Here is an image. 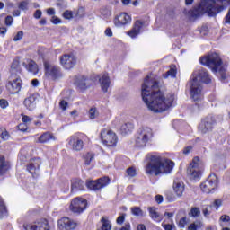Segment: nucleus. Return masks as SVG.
Masks as SVG:
<instances>
[{
  "label": "nucleus",
  "mask_w": 230,
  "mask_h": 230,
  "mask_svg": "<svg viewBox=\"0 0 230 230\" xmlns=\"http://www.w3.org/2000/svg\"><path fill=\"white\" fill-rule=\"evenodd\" d=\"M142 100L152 112H164L173 105L175 94L164 93L159 89V83L154 76L147 75L141 88Z\"/></svg>",
  "instance_id": "f257e3e1"
},
{
  "label": "nucleus",
  "mask_w": 230,
  "mask_h": 230,
  "mask_svg": "<svg viewBox=\"0 0 230 230\" xmlns=\"http://www.w3.org/2000/svg\"><path fill=\"white\" fill-rule=\"evenodd\" d=\"M227 3H230V0H201L199 4L190 12V15L197 18L203 15V13H208L210 17H213L224 11Z\"/></svg>",
  "instance_id": "f03ea898"
},
{
  "label": "nucleus",
  "mask_w": 230,
  "mask_h": 230,
  "mask_svg": "<svg viewBox=\"0 0 230 230\" xmlns=\"http://www.w3.org/2000/svg\"><path fill=\"white\" fill-rule=\"evenodd\" d=\"M202 84H211V77L206 69L199 68L193 72L189 82L190 97L194 102L202 100Z\"/></svg>",
  "instance_id": "7ed1b4c3"
},
{
  "label": "nucleus",
  "mask_w": 230,
  "mask_h": 230,
  "mask_svg": "<svg viewBox=\"0 0 230 230\" xmlns=\"http://www.w3.org/2000/svg\"><path fill=\"white\" fill-rule=\"evenodd\" d=\"M173 164L172 160H163L159 155H151L150 161L146 165V173L155 176L168 174L173 170Z\"/></svg>",
  "instance_id": "20e7f679"
},
{
  "label": "nucleus",
  "mask_w": 230,
  "mask_h": 230,
  "mask_svg": "<svg viewBox=\"0 0 230 230\" xmlns=\"http://www.w3.org/2000/svg\"><path fill=\"white\" fill-rule=\"evenodd\" d=\"M200 64L202 66H206L209 67L213 73H219L222 80H226L227 78V74L226 73V68L222 65V58L217 53L208 54L199 59Z\"/></svg>",
  "instance_id": "39448f33"
},
{
  "label": "nucleus",
  "mask_w": 230,
  "mask_h": 230,
  "mask_svg": "<svg viewBox=\"0 0 230 230\" xmlns=\"http://www.w3.org/2000/svg\"><path fill=\"white\" fill-rule=\"evenodd\" d=\"M203 168L204 164H202V161H200L199 156H196L193 158L192 163L190 164L187 170V174L192 181H197V179H200Z\"/></svg>",
  "instance_id": "423d86ee"
},
{
  "label": "nucleus",
  "mask_w": 230,
  "mask_h": 230,
  "mask_svg": "<svg viewBox=\"0 0 230 230\" xmlns=\"http://www.w3.org/2000/svg\"><path fill=\"white\" fill-rule=\"evenodd\" d=\"M100 136L101 141L105 146H116L118 144V136L111 129H102Z\"/></svg>",
  "instance_id": "0eeeda50"
},
{
  "label": "nucleus",
  "mask_w": 230,
  "mask_h": 230,
  "mask_svg": "<svg viewBox=\"0 0 230 230\" xmlns=\"http://www.w3.org/2000/svg\"><path fill=\"white\" fill-rule=\"evenodd\" d=\"M44 67L45 76L49 80H58V78H62V72L60 71V67L58 66L45 62Z\"/></svg>",
  "instance_id": "6e6552de"
},
{
  "label": "nucleus",
  "mask_w": 230,
  "mask_h": 230,
  "mask_svg": "<svg viewBox=\"0 0 230 230\" xmlns=\"http://www.w3.org/2000/svg\"><path fill=\"white\" fill-rule=\"evenodd\" d=\"M218 186V177L216 174H210L208 179L201 183L200 189L203 193H213Z\"/></svg>",
  "instance_id": "1a4fd4ad"
},
{
  "label": "nucleus",
  "mask_w": 230,
  "mask_h": 230,
  "mask_svg": "<svg viewBox=\"0 0 230 230\" xmlns=\"http://www.w3.org/2000/svg\"><path fill=\"white\" fill-rule=\"evenodd\" d=\"M6 89L9 94H19L21 89H22V80L21 77H13L12 75L6 84Z\"/></svg>",
  "instance_id": "9d476101"
},
{
  "label": "nucleus",
  "mask_w": 230,
  "mask_h": 230,
  "mask_svg": "<svg viewBox=\"0 0 230 230\" xmlns=\"http://www.w3.org/2000/svg\"><path fill=\"white\" fill-rule=\"evenodd\" d=\"M87 137L85 135L72 136L68 138V145L74 152H80L84 150V139Z\"/></svg>",
  "instance_id": "9b49d317"
},
{
  "label": "nucleus",
  "mask_w": 230,
  "mask_h": 230,
  "mask_svg": "<svg viewBox=\"0 0 230 230\" xmlns=\"http://www.w3.org/2000/svg\"><path fill=\"white\" fill-rule=\"evenodd\" d=\"M152 138V129L150 128H144L140 130L137 137V146H146V143Z\"/></svg>",
  "instance_id": "f8f14e48"
},
{
  "label": "nucleus",
  "mask_w": 230,
  "mask_h": 230,
  "mask_svg": "<svg viewBox=\"0 0 230 230\" xmlns=\"http://www.w3.org/2000/svg\"><path fill=\"white\" fill-rule=\"evenodd\" d=\"M109 182V177H103L95 181H88L86 182V186L89 190H92L93 191H98V190H102V188H105V186H108Z\"/></svg>",
  "instance_id": "ddd939ff"
},
{
  "label": "nucleus",
  "mask_w": 230,
  "mask_h": 230,
  "mask_svg": "<svg viewBox=\"0 0 230 230\" xmlns=\"http://www.w3.org/2000/svg\"><path fill=\"white\" fill-rule=\"evenodd\" d=\"M25 230H51V226L47 219H40L32 224L23 226Z\"/></svg>",
  "instance_id": "4468645a"
},
{
  "label": "nucleus",
  "mask_w": 230,
  "mask_h": 230,
  "mask_svg": "<svg viewBox=\"0 0 230 230\" xmlns=\"http://www.w3.org/2000/svg\"><path fill=\"white\" fill-rule=\"evenodd\" d=\"M78 227V223L69 217H62L58 221V230H74Z\"/></svg>",
  "instance_id": "2eb2a0df"
},
{
  "label": "nucleus",
  "mask_w": 230,
  "mask_h": 230,
  "mask_svg": "<svg viewBox=\"0 0 230 230\" xmlns=\"http://www.w3.org/2000/svg\"><path fill=\"white\" fill-rule=\"evenodd\" d=\"M87 208V200L82 198H75L71 201L70 211L73 213H82Z\"/></svg>",
  "instance_id": "dca6fc26"
},
{
  "label": "nucleus",
  "mask_w": 230,
  "mask_h": 230,
  "mask_svg": "<svg viewBox=\"0 0 230 230\" xmlns=\"http://www.w3.org/2000/svg\"><path fill=\"white\" fill-rule=\"evenodd\" d=\"M74 84L78 91H87L91 87V79L85 75H77L75 77Z\"/></svg>",
  "instance_id": "f3484780"
},
{
  "label": "nucleus",
  "mask_w": 230,
  "mask_h": 230,
  "mask_svg": "<svg viewBox=\"0 0 230 230\" xmlns=\"http://www.w3.org/2000/svg\"><path fill=\"white\" fill-rule=\"evenodd\" d=\"M60 64L64 69H73L76 66V57L73 54H64L60 57Z\"/></svg>",
  "instance_id": "a211bd4d"
},
{
  "label": "nucleus",
  "mask_w": 230,
  "mask_h": 230,
  "mask_svg": "<svg viewBox=\"0 0 230 230\" xmlns=\"http://www.w3.org/2000/svg\"><path fill=\"white\" fill-rule=\"evenodd\" d=\"M215 118L208 116L205 118L199 125V132L201 134H208V132L213 130V125H215Z\"/></svg>",
  "instance_id": "6ab92c4d"
},
{
  "label": "nucleus",
  "mask_w": 230,
  "mask_h": 230,
  "mask_svg": "<svg viewBox=\"0 0 230 230\" xmlns=\"http://www.w3.org/2000/svg\"><path fill=\"white\" fill-rule=\"evenodd\" d=\"M130 22H132V17H130L127 13H121L114 19V24L118 28H121V26H125V24H128Z\"/></svg>",
  "instance_id": "aec40b11"
},
{
  "label": "nucleus",
  "mask_w": 230,
  "mask_h": 230,
  "mask_svg": "<svg viewBox=\"0 0 230 230\" xmlns=\"http://www.w3.org/2000/svg\"><path fill=\"white\" fill-rule=\"evenodd\" d=\"M40 164H42V162L40 161V158H33L30 161L27 170L31 173L32 175L34 173H37L40 168Z\"/></svg>",
  "instance_id": "412c9836"
},
{
  "label": "nucleus",
  "mask_w": 230,
  "mask_h": 230,
  "mask_svg": "<svg viewBox=\"0 0 230 230\" xmlns=\"http://www.w3.org/2000/svg\"><path fill=\"white\" fill-rule=\"evenodd\" d=\"M144 22L140 20H137L133 25V28L128 31V35L131 37V39H136L137 35L141 33V30L143 29Z\"/></svg>",
  "instance_id": "4be33fe9"
},
{
  "label": "nucleus",
  "mask_w": 230,
  "mask_h": 230,
  "mask_svg": "<svg viewBox=\"0 0 230 230\" xmlns=\"http://www.w3.org/2000/svg\"><path fill=\"white\" fill-rule=\"evenodd\" d=\"M99 82L103 93H107V91H109V87H111V78L109 77V74H103L100 77Z\"/></svg>",
  "instance_id": "5701e85b"
},
{
  "label": "nucleus",
  "mask_w": 230,
  "mask_h": 230,
  "mask_svg": "<svg viewBox=\"0 0 230 230\" xmlns=\"http://www.w3.org/2000/svg\"><path fill=\"white\" fill-rule=\"evenodd\" d=\"M49 141H57V137L50 132H45L38 137L36 143L46 144L49 143Z\"/></svg>",
  "instance_id": "b1692460"
},
{
  "label": "nucleus",
  "mask_w": 230,
  "mask_h": 230,
  "mask_svg": "<svg viewBox=\"0 0 230 230\" xmlns=\"http://www.w3.org/2000/svg\"><path fill=\"white\" fill-rule=\"evenodd\" d=\"M23 105L28 111H33L37 107V97L33 94L30 95L24 100Z\"/></svg>",
  "instance_id": "393cba45"
},
{
  "label": "nucleus",
  "mask_w": 230,
  "mask_h": 230,
  "mask_svg": "<svg viewBox=\"0 0 230 230\" xmlns=\"http://www.w3.org/2000/svg\"><path fill=\"white\" fill-rule=\"evenodd\" d=\"M173 190L177 197H182V194L184 193V182L179 180H174Z\"/></svg>",
  "instance_id": "a878e982"
},
{
  "label": "nucleus",
  "mask_w": 230,
  "mask_h": 230,
  "mask_svg": "<svg viewBox=\"0 0 230 230\" xmlns=\"http://www.w3.org/2000/svg\"><path fill=\"white\" fill-rule=\"evenodd\" d=\"M84 190V182L80 179H74L71 181V191H82Z\"/></svg>",
  "instance_id": "bb28decb"
},
{
  "label": "nucleus",
  "mask_w": 230,
  "mask_h": 230,
  "mask_svg": "<svg viewBox=\"0 0 230 230\" xmlns=\"http://www.w3.org/2000/svg\"><path fill=\"white\" fill-rule=\"evenodd\" d=\"M23 66H25L27 71L29 73H31L32 75H37L39 73V66H37V63H35L33 60L28 61V63H23Z\"/></svg>",
  "instance_id": "cd10ccee"
},
{
  "label": "nucleus",
  "mask_w": 230,
  "mask_h": 230,
  "mask_svg": "<svg viewBox=\"0 0 230 230\" xmlns=\"http://www.w3.org/2000/svg\"><path fill=\"white\" fill-rule=\"evenodd\" d=\"M149 217H151L152 220L155 222H161L163 217L158 214L157 209L155 208H149Z\"/></svg>",
  "instance_id": "c85d7f7f"
},
{
  "label": "nucleus",
  "mask_w": 230,
  "mask_h": 230,
  "mask_svg": "<svg viewBox=\"0 0 230 230\" xmlns=\"http://www.w3.org/2000/svg\"><path fill=\"white\" fill-rule=\"evenodd\" d=\"M120 130L122 134H130L134 130V124L130 122L125 123L120 127Z\"/></svg>",
  "instance_id": "c756f323"
},
{
  "label": "nucleus",
  "mask_w": 230,
  "mask_h": 230,
  "mask_svg": "<svg viewBox=\"0 0 230 230\" xmlns=\"http://www.w3.org/2000/svg\"><path fill=\"white\" fill-rule=\"evenodd\" d=\"M7 170L8 164H6L4 156H0V175H3V173L6 172Z\"/></svg>",
  "instance_id": "7c9ffc66"
},
{
  "label": "nucleus",
  "mask_w": 230,
  "mask_h": 230,
  "mask_svg": "<svg viewBox=\"0 0 230 230\" xmlns=\"http://www.w3.org/2000/svg\"><path fill=\"white\" fill-rule=\"evenodd\" d=\"M176 75H177V67L175 66V65H172L170 70L167 71L164 76V78H168V76H171L172 78H175Z\"/></svg>",
  "instance_id": "2f4dec72"
},
{
  "label": "nucleus",
  "mask_w": 230,
  "mask_h": 230,
  "mask_svg": "<svg viewBox=\"0 0 230 230\" xmlns=\"http://www.w3.org/2000/svg\"><path fill=\"white\" fill-rule=\"evenodd\" d=\"M84 164L86 166H89L91 164V162L94 161V154L87 153L86 155H84Z\"/></svg>",
  "instance_id": "473e14b6"
},
{
  "label": "nucleus",
  "mask_w": 230,
  "mask_h": 230,
  "mask_svg": "<svg viewBox=\"0 0 230 230\" xmlns=\"http://www.w3.org/2000/svg\"><path fill=\"white\" fill-rule=\"evenodd\" d=\"M131 213L135 217H145V214L143 213V210L139 207H132L131 208Z\"/></svg>",
  "instance_id": "72a5a7b5"
},
{
  "label": "nucleus",
  "mask_w": 230,
  "mask_h": 230,
  "mask_svg": "<svg viewBox=\"0 0 230 230\" xmlns=\"http://www.w3.org/2000/svg\"><path fill=\"white\" fill-rule=\"evenodd\" d=\"M189 216L192 217L193 218L200 217V208L197 207L191 208L190 211L189 212Z\"/></svg>",
  "instance_id": "f704fd0d"
},
{
  "label": "nucleus",
  "mask_w": 230,
  "mask_h": 230,
  "mask_svg": "<svg viewBox=\"0 0 230 230\" xmlns=\"http://www.w3.org/2000/svg\"><path fill=\"white\" fill-rule=\"evenodd\" d=\"M0 137L3 141H8L10 139V133L5 128H2L0 129Z\"/></svg>",
  "instance_id": "c9c22d12"
},
{
  "label": "nucleus",
  "mask_w": 230,
  "mask_h": 230,
  "mask_svg": "<svg viewBox=\"0 0 230 230\" xmlns=\"http://www.w3.org/2000/svg\"><path fill=\"white\" fill-rule=\"evenodd\" d=\"M6 213H7L6 206L4 205L3 199L0 198V218H3V217H5Z\"/></svg>",
  "instance_id": "e433bc0d"
},
{
  "label": "nucleus",
  "mask_w": 230,
  "mask_h": 230,
  "mask_svg": "<svg viewBox=\"0 0 230 230\" xmlns=\"http://www.w3.org/2000/svg\"><path fill=\"white\" fill-rule=\"evenodd\" d=\"M99 115L98 110L96 108H91L89 110V118L90 119H96V117Z\"/></svg>",
  "instance_id": "4c0bfd02"
},
{
  "label": "nucleus",
  "mask_w": 230,
  "mask_h": 230,
  "mask_svg": "<svg viewBox=\"0 0 230 230\" xmlns=\"http://www.w3.org/2000/svg\"><path fill=\"white\" fill-rule=\"evenodd\" d=\"M11 69L12 71H16L17 73H21V66L19 65V60H14L12 63Z\"/></svg>",
  "instance_id": "58836bf2"
},
{
  "label": "nucleus",
  "mask_w": 230,
  "mask_h": 230,
  "mask_svg": "<svg viewBox=\"0 0 230 230\" xmlns=\"http://www.w3.org/2000/svg\"><path fill=\"white\" fill-rule=\"evenodd\" d=\"M22 121L23 125H30L33 121V118L28 116V115H22Z\"/></svg>",
  "instance_id": "ea45409f"
},
{
  "label": "nucleus",
  "mask_w": 230,
  "mask_h": 230,
  "mask_svg": "<svg viewBox=\"0 0 230 230\" xmlns=\"http://www.w3.org/2000/svg\"><path fill=\"white\" fill-rule=\"evenodd\" d=\"M24 37V32L22 31H20L16 33V35L13 37L14 42H19Z\"/></svg>",
  "instance_id": "a19ab883"
},
{
  "label": "nucleus",
  "mask_w": 230,
  "mask_h": 230,
  "mask_svg": "<svg viewBox=\"0 0 230 230\" xmlns=\"http://www.w3.org/2000/svg\"><path fill=\"white\" fill-rule=\"evenodd\" d=\"M186 224H188V219L186 217H182L180 219L178 226L181 229H184V227H186Z\"/></svg>",
  "instance_id": "79ce46f5"
},
{
  "label": "nucleus",
  "mask_w": 230,
  "mask_h": 230,
  "mask_svg": "<svg viewBox=\"0 0 230 230\" xmlns=\"http://www.w3.org/2000/svg\"><path fill=\"white\" fill-rule=\"evenodd\" d=\"M162 227L164 230H173V229H175V224H164V223H162Z\"/></svg>",
  "instance_id": "37998d69"
},
{
  "label": "nucleus",
  "mask_w": 230,
  "mask_h": 230,
  "mask_svg": "<svg viewBox=\"0 0 230 230\" xmlns=\"http://www.w3.org/2000/svg\"><path fill=\"white\" fill-rule=\"evenodd\" d=\"M64 19H73V11L66 10L63 13Z\"/></svg>",
  "instance_id": "c03bdc74"
},
{
  "label": "nucleus",
  "mask_w": 230,
  "mask_h": 230,
  "mask_svg": "<svg viewBox=\"0 0 230 230\" xmlns=\"http://www.w3.org/2000/svg\"><path fill=\"white\" fill-rule=\"evenodd\" d=\"M127 175L128 177H136V169L133 167L127 169Z\"/></svg>",
  "instance_id": "a18cd8bd"
},
{
  "label": "nucleus",
  "mask_w": 230,
  "mask_h": 230,
  "mask_svg": "<svg viewBox=\"0 0 230 230\" xmlns=\"http://www.w3.org/2000/svg\"><path fill=\"white\" fill-rule=\"evenodd\" d=\"M28 4H29L28 0L21 2L19 4L20 10H28Z\"/></svg>",
  "instance_id": "49530a36"
},
{
  "label": "nucleus",
  "mask_w": 230,
  "mask_h": 230,
  "mask_svg": "<svg viewBox=\"0 0 230 230\" xmlns=\"http://www.w3.org/2000/svg\"><path fill=\"white\" fill-rule=\"evenodd\" d=\"M9 103L8 101H6V99H1L0 100V107L1 109H7Z\"/></svg>",
  "instance_id": "de8ad7c7"
},
{
  "label": "nucleus",
  "mask_w": 230,
  "mask_h": 230,
  "mask_svg": "<svg viewBox=\"0 0 230 230\" xmlns=\"http://www.w3.org/2000/svg\"><path fill=\"white\" fill-rule=\"evenodd\" d=\"M51 22L52 24H61L62 23V20L60 18H58V16H52L51 18Z\"/></svg>",
  "instance_id": "09e8293b"
},
{
  "label": "nucleus",
  "mask_w": 230,
  "mask_h": 230,
  "mask_svg": "<svg viewBox=\"0 0 230 230\" xmlns=\"http://www.w3.org/2000/svg\"><path fill=\"white\" fill-rule=\"evenodd\" d=\"M13 23V17L12 16H7L5 18V25L7 26H12V24Z\"/></svg>",
  "instance_id": "8fccbe9b"
},
{
  "label": "nucleus",
  "mask_w": 230,
  "mask_h": 230,
  "mask_svg": "<svg viewBox=\"0 0 230 230\" xmlns=\"http://www.w3.org/2000/svg\"><path fill=\"white\" fill-rule=\"evenodd\" d=\"M59 107L62 109V111H66L67 109V102L65 100L60 101Z\"/></svg>",
  "instance_id": "3c124183"
},
{
  "label": "nucleus",
  "mask_w": 230,
  "mask_h": 230,
  "mask_svg": "<svg viewBox=\"0 0 230 230\" xmlns=\"http://www.w3.org/2000/svg\"><path fill=\"white\" fill-rule=\"evenodd\" d=\"M18 130H21V132H26L28 130V126L22 123L18 126Z\"/></svg>",
  "instance_id": "603ef678"
},
{
  "label": "nucleus",
  "mask_w": 230,
  "mask_h": 230,
  "mask_svg": "<svg viewBox=\"0 0 230 230\" xmlns=\"http://www.w3.org/2000/svg\"><path fill=\"white\" fill-rule=\"evenodd\" d=\"M214 208H216L217 210H218V208L222 206V199H216L213 203Z\"/></svg>",
  "instance_id": "864d4df0"
},
{
  "label": "nucleus",
  "mask_w": 230,
  "mask_h": 230,
  "mask_svg": "<svg viewBox=\"0 0 230 230\" xmlns=\"http://www.w3.org/2000/svg\"><path fill=\"white\" fill-rule=\"evenodd\" d=\"M202 213L205 217V218H209V215H211V211L208 208H203Z\"/></svg>",
  "instance_id": "5fc2aeb1"
},
{
  "label": "nucleus",
  "mask_w": 230,
  "mask_h": 230,
  "mask_svg": "<svg viewBox=\"0 0 230 230\" xmlns=\"http://www.w3.org/2000/svg\"><path fill=\"white\" fill-rule=\"evenodd\" d=\"M33 16H34V19H40L42 17V11L39 9L36 10Z\"/></svg>",
  "instance_id": "6e6d98bb"
},
{
  "label": "nucleus",
  "mask_w": 230,
  "mask_h": 230,
  "mask_svg": "<svg viewBox=\"0 0 230 230\" xmlns=\"http://www.w3.org/2000/svg\"><path fill=\"white\" fill-rule=\"evenodd\" d=\"M224 23L230 25V9H229L227 14L225 17Z\"/></svg>",
  "instance_id": "4d7b16f0"
},
{
  "label": "nucleus",
  "mask_w": 230,
  "mask_h": 230,
  "mask_svg": "<svg viewBox=\"0 0 230 230\" xmlns=\"http://www.w3.org/2000/svg\"><path fill=\"white\" fill-rule=\"evenodd\" d=\"M70 116L73 118V119H76V118L79 116L78 111L76 110H73L70 112Z\"/></svg>",
  "instance_id": "13d9d810"
},
{
  "label": "nucleus",
  "mask_w": 230,
  "mask_h": 230,
  "mask_svg": "<svg viewBox=\"0 0 230 230\" xmlns=\"http://www.w3.org/2000/svg\"><path fill=\"white\" fill-rule=\"evenodd\" d=\"M104 34L106 35V37H112V30L111 28H107L104 31Z\"/></svg>",
  "instance_id": "bf43d9fd"
},
{
  "label": "nucleus",
  "mask_w": 230,
  "mask_h": 230,
  "mask_svg": "<svg viewBox=\"0 0 230 230\" xmlns=\"http://www.w3.org/2000/svg\"><path fill=\"white\" fill-rule=\"evenodd\" d=\"M220 220H221V222H229L230 217L227 215H223V216H221Z\"/></svg>",
  "instance_id": "052dcab7"
},
{
  "label": "nucleus",
  "mask_w": 230,
  "mask_h": 230,
  "mask_svg": "<svg viewBox=\"0 0 230 230\" xmlns=\"http://www.w3.org/2000/svg\"><path fill=\"white\" fill-rule=\"evenodd\" d=\"M123 222H125V216H124V215L119 216V217L117 218V224H123Z\"/></svg>",
  "instance_id": "680f3d73"
},
{
  "label": "nucleus",
  "mask_w": 230,
  "mask_h": 230,
  "mask_svg": "<svg viewBox=\"0 0 230 230\" xmlns=\"http://www.w3.org/2000/svg\"><path fill=\"white\" fill-rule=\"evenodd\" d=\"M155 201L157 202V204H162L163 203V196L156 195L155 196Z\"/></svg>",
  "instance_id": "e2e57ef3"
},
{
  "label": "nucleus",
  "mask_w": 230,
  "mask_h": 230,
  "mask_svg": "<svg viewBox=\"0 0 230 230\" xmlns=\"http://www.w3.org/2000/svg\"><path fill=\"white\" fill-rule=\"evenodd\" d=\"M47 13L49 15H54L55 16V8H49V9H47Z\"/></svg>",
  "instance_id": "0e129e2a"
},
{
  "label": "nucleus",
  "mask_w": 230,
  "mask_h": 230,
  "mask_svg": "<svg viewBox=\"0 0 230 230\" xmlns=\"http://www.w3.org/2000/svg\"><path fill=\"white\" fill-rule=\"evenodd\" d=\"M188 230H197V225L195 223L190 224Z\"/></svg>",
  "instance_id": "69168bd1"
},
{
  "label": "nucleus",
  "mask_w": 230,
  "mask_h": 230,
  "mask_svg": "<svg viewBox=\"0 0 230 230\" xmlns=\"http://www.w3.org/2000/svg\"><path fill=\"white\" fill-rule=\"evenodd\" d=\"M120 230H130V223L126 224Z\"/></svg>",
  "instance_id": "338daca9"
},
{
  "label": "nucleus",
  "mask_w": 230,
  "mask_h": 230,
  "mask_svg": "<svg viewBox=\"0 0 230 230\" xmlns=\"http://www.w3.org/2000/svg\"><path fill=\"white\" fill-rule=\"evenodd\" d=\"M137 230H146V226L145 225H138Z\"/></svg>",
  "instance_id": "774afa93"
}]
</instances>
